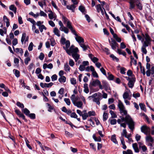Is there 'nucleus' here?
<instances>
[{"label": "nucleus", "instance_id": "54", "mask_svg": "<svg viewBox=\"0 0 154 154\" xmlns=\"http://www.w3.org/2000/svg\"><path fill=\"white\" fill-rule=\"evenodd\" d=\"M129 95L127 92H125L123 94V96L124 99H126L128 98Z\"/></svg>", "mask_w": 154, "mask_h": 154}, {"label": "nucleus", "instance_id": "27", "mask_svg": "<svg viewBox=\"0 0 154 154\" xmlns=\"http://www.w3.org/2000/svg\"><path fill=\"white\" fill-rule=\"evenodd\" d=\"M28 117L32 119H34L36 118L35 115L34 113H30Z\"/></svg>", "mask_w": 154, "mask_h": 154}, {"label": "nucleus", "instance_id": "53", "mask_svg": "<svg viewBox=\"0 0 154 154\" xmlns=\"http://www.w3.org/2000/svg\"><path fill=\"white\" fill-rule=\"evenodd\" d=\"M39 29L40 32H42L43 31V29H44L46 30V28L44 25H42L41 26H39Z\"/></svg>", "mask_w": 154, "mask_h": 154}, {"label": "nucleus", "instance_id": "57", "mask_svg": "<svg viewBox=\"0 0 154 154\" xmlns=\"http://www.w3.org/2000/svg\"><path fill=\"white\" fill-rule=\"evenodd\" d=\"M46 104L48 106V111L49 112H51V110H52L53 109V107H52L51 105L50 104L47 103H46Z\"/></svg>", "mask_w": 154, "mask_h": 154}, {"label": "nucleus", "instance_id": "8", "mask_svg": "<svg viewBox=\"0 0 154 154\" xmlns=\"http://www.w3.org/2000/svg\"><path fill=\"white\" fill-rule=\"evenodd\" d=\"M66 24L67 27L72 32L73 34L75 33L76 32L72 27L71 22L69 21H68Z\"/></svg>", "mask_w": 154, "mask_h": 154}, {"label": "nucleus", "instance_id": "39", "mask_svg": "<svg viewBox=\"0 0 154 154\" xmlns=\"http://www.w3.org/2000/svg\"><path fill=\"white\" fill-rule=\"evenodd\" d=\"M129 3L130 5L129 9H131L134 8L135 7V5L134 4L135 2H130Z\"/></svg>", "mask_w": 154, "mask_h": 154}, {"label": "nucleus", "instance_id": "17", "mask_svg": "<svg viewBox=\"0 0 154 154\" xmlns=\"http://www.w3.org/2000/svg\"><path fill=\"white\" fill-rule=\"evenodd\" d=\"M3 20L6 23V26L7 27H8L10 25V23L9 19L7 18L6 16L4 15L3 17Z\"/></svg>", "mask_w": 154, "mask_h": 154}, {"label": "nucleus", "instance_id": "47", "mask_svg": "<svg viewBox=\"0 0 154 154\" xmlns=\"http://www.w3.org/2000/svg\"><path fill=\"white\" fill-rule=\"evenodd\" d=\"M82 116V119L83 120H85L87 119V118L88 116L87 112H85L83 114Z\"/></svg>", "mask_w": 154, "mask_h": 154}, {"label": "nucleus", "instance_id": "56", "mask_svg": "<svg viewBox=\"0 0 154 154\" xmlns=\"http://www.w3.org/2000/svg\"><path fill=\"white\" fill-rule=\"evenodd\" d=\"M62 18L63 19V22L64 23H67L68 21H69L68 20V19L63 15H62Z\"/></svg>", "mask_w": 154, "mask_h": 154}, {"label": "nucleus", "instance_id": "43", "mask_svg": "<svg viewBox=\"0 0 154 154\" xmlns=\"http://www.w3.org/2000/svg\"><path fill=\"white\" fill-rule=\"evenodd\" d=\"M26 38V34L25 33H23L22 34V37L21 39V42L23 44V42H24L25 38Z\"/></svg>", "mask_w": 154, "mask_h": 154}, {"label": "nucleus", "instance_id": "52", "mask_svg": "<svg viewBox=\"0 0 154 154\" xmlns=\"http://www.w3.org/2000/svg\"><path fill=\"white\" fill-rule=\"evenodd\" d=\"M67 53L69 55H71V54H72V50L69 49H64Z\"/></svg>", "mask_w": 154, "mask_h": 154}, {"label": "nucleus", "instance_id": "1", "mask_svg": "<svg viewBox=\"0 0 154 154\" xmlns=\"http://www.w3.org/2000/svg\"><path fill=\"white\" fill-rule=\"evenodd\" d=\"M118 107L119 109L120 113L122 116H125V118H122L121 119V122H125L128 125V128L131 130L133 131L134 129L135 122L131 116L127 114V111L125 110V108L122 101L119 100Z\"/></svg>", "mask_w": 154, "mask_h": 154}, {"label": "nucleus", "instance_id": "63", "mask_svg": "<svg viewBox=\"0 0 154 154\" xmlns=\"http://www.w3.org/2000/svg\"><path fill=\"white\" fill-rule=\"evenodd\" d=\"M110 123L111 125H114L116 124V120L114 119L110 120Z\"/></svg>", "mask_w": 154, "mask_h": 154}, {"label": "nucleus", "instance_id": "50", "mask_svg": "<svg viewBox=\"0 0 154 154\" xmlns=\"http://www.w3.org/2000/svg\"><path fill=\"white\" fill-rule=\"evenodd\" d=\"M72 50V54H77V53L79 52V49H69Z\"/></svg>", "mask_w": 154, "mask_h": 154}, {"label": "nucleus", "instance_id": "64", "mask_svg": "<svg viewBox=\"0 0 154 154\" xmlns=\"http://www.w3.org/2000/svg\"><path fill=\"white\" fill-rule=\"evenodd\" d=\"M45 57L44 54L42 52L41 53L40 55L39 56V58L41 60H42L44 59Z\"/></svg>", "mask_w": 154, "mask_h": 154}, {"label": "nucleus", "instance_id": "29", "mask_svg": "<svg viewBox=\"0 0 154 154\" xmlns=\"http://www.w3.org/2000/svg\"><path fill=\"white\" fill-rule=\"evenodd\" d=\"M103 52L105 53L107 55L110 54V52L109 49H100Z\"/></svg>", "mask_w": 154, "mask_h": 154}, {"label": "nucleus", "instance_id": "5", "mask_svg": "<svg viewBox=\"0 0 154 154\" xmlns=\"http://www.w3.org/2000/svg\"><path fill=\"white\" fill-rule=\"evenodd\" d=\"M14 111L16 114L19 117L22 118V119L24 120L25 122H27L28 120L26 118L24 115L21 113L19 109H16Z\"/></svg>", "mask_w": 154, "mask_h": 154}, {"label": "nucleus", "instance_id": "22", "mask_svg": "<svg viewBox=\"0 0 154 154\" xmlns=\"http://www.w3.org/2000/svg\"><path fill=\"white\" fill-rule=\"evenodd\" d=\"M108 76V77H107V79L109 80H113L114 79V76L112 74H110V72H108L107 73Z\"/></svg>", "mask_w": 154, "mask_h": 154}, {"label": "nucleus", "instance_id": "23", "mask_svg": "<svg viewBox=\"0 0 154 154\" xmlns=\"http://www.w3.org/2000/svg\"><path fill=\"white\" fill-rule=\"evenodd\" d=\"M66 78L64 76H61V77L58 79V80L60 83H61L62 82L63 83L65 82L66 81Z\"/></svg>", "mask_w": 154, "mask_h": 154}, {"label": "nucleus", "instance_id": "48", "mask_svg": "<svg viewBox=\"0 0 154 154\" xmlns=\"http://www.w3.org/2000/svg\"><path fill=\"white\" fill-rule=\"evenodd\" d=\"M64 101L67 105L68 106L70 105L71 104V102L70 99L69 98H65L64 99Z\"/></svg>", "mask_w": 154, "mask_h": 154}, {"label": "nucleus", "instance_id": "15", "mask_svg": "<svg viewBox=\"0 0 154 154\" xmlns=\"http://www.w3.org/2000/svg\"><path fill=\"white\" fill-rule=\"evenodd\" d=\"M76 8V6H75V5L72 4L70 5H67L66 6V8L67 9L70 10L72 11L73 12H75V9Z\"/></svg>", "mask_w": 154, "mask_h": 154}, {"label": "nucleus", "instance_id": "44", "mask_svg": "<svg viewBox=\"0 0 154 154\" xmlns=\"http://www.w3.org/2000/svg\"><path fill=\"white\" fill-rule=\"evenodd\" d=\"M103 121L104 122L106 121L108 118V114L107 113L104 112L103 114Z\"/></svg>", "mask_w": 154, "mask_h": 154}, {"label": "nucleus", "instance_id": "51", "mask_svg": "<svg viewBox=\"0 0 154 154\" xmlns=\"http://www.w3.org/2000/svg\"><path fill=\"white\" fill-rule=\"evenodd\" d=\"M57 76L56 74H54L51 77V79L52 81H55L57 80Z\"/></svg>", "mask_w": 154, "mask_h": 154}, {"label": "nucleus", "instance_id": "42", "mask_svg": "<svg viewBox=\"0 0 154 154\" xmlns=\"http://www.w3.org/2000/svg\"><path fill=\"white\" fill-rule=\"evenodd\" d=\"M96 7L97 12L98 13H99L101 10L103 8L101 7V5L100 4H99L97 5Z\"/></svg>", "mask_w": 154, "mask_h": 154}, {"label": "nucleus", "instance_id": "60", "mask_svg": "<svg viewBox=\"0 0 154 154\" xmlns=\"http://www.w3.org/2000/svg\"><path fill=\"white\" fill-rule=\"evenodd\" d=\"M79 9L82 13H84L85 11V8L82 6H79Z\"/></svg>", "mask_w": 154, "mask_h": 154}, {"label": "nucleus", "instance_id": "55", "mask_svg": "<svg viewBox=\"0 0 154 154\" xmlns=\"http://www.w3.org/2000/svg\"><path fill=\"white\" fill-rule=\"evenodd\" d=\"M126 70V69L125 67H122L120 69V73L122 74H125V71Z\"/></svg>", "mask_w": 154, "mask_h": 154}, {"label": "nucleus", "instance_id": "59", "mask_svg": "<svg viewBox=\"0 0 154 154\" xmlns=\"http://www.w3.org/2000/svg\"><path fill=\"white\" fill-rule=\"evenodd\" d=\"M127 133L126 129H124L122 133H121V137H122V136L125 137V136H126V135L127 134Z\"/></svg>", "mask_w": 154, "mask_h": 154}, {"label": "nucleus", "instance_id": "25", "mask_svg": "<svg viewBox=\"0 0 154 154\" xmlns=\"http://www.w3.org/2000/svg\"><path fill=\"white\" fill-rule=\"evenodd\" d=\"M64 69L66 71H70V68L68 65L67 63H65Z\"/></svg>", "mask_w": 154, "mask_h": 154}, {"label": "nucleus", "instance_id": "49", "mask_svg": "<svg viewBox=\"0 0 154 154\" xmlns=\"http://www.w3.org/2000/svg\"><path fill=\"white\" fill-rule=\"evenodd\" d=\"M27 20L30 21L32 24H36V23L34 19L30 18H29L27 19Z\"/></svg>", "mask_w": 154, "mask_h": 154}, {"label": "nucleus", "instance_id": "45", "mask_svg": "<svg viewBox=\"0 0 154 154\" xmlns=\"http://www.w3.org/2000/svg\"><path fill=\"white\" fill-rule=\"evenodd\" d=\"M113 37L117 42H120L121 41V38L119 37L116 34Z\"/></svg>", "mask_w": 154, "mask_h": 154}, {"label": "nucleus", "instance_id": "7", "mask_svg": "<svg viewBox=\"0 0 154 154\" xmlns=\"http://www.w3.org/2000/svg\"><path fill=\"white\" fill-rule=\"evenodd\" d=\"M131 79V80H129L128 83V85L129 88H132L134 85V83L136 81V78L135 77H132Z\"/></svg>", "mask_w": 154, "mask_h": 154}, {"label": "nucleus", "instance_id": "41", "mask_svg": "<svg viewBox=\"0 0 154 154\" xmlns=\"http://www.w3.org/2000/svg\"><path fill=\"white\" fill-rule=\"evenodd\" d=\"M88 116H94L96 115V113L94 111H89L88 112Z\"/></svg>", "mask_w": 154, "mask_h": 154}, {"label": "nucleus", "instance_id": "38", "mask_svg": "<svg viewBox=\"0 0 154 154\" xmlns=\"http://www.w3.org/2000/svg\"><path fill=\"white\" fill-rule=\"evenodd\" d=\"M17 105L20 108L24 109V105L23 103H21L19 101H17L16 103Z\"/></svg>", "mask_w": 154, "mask_h": 154}, {"label": "nucleus", "instance_id": "34", "mask_svg": "<svg viewBox=\"0 0 154 154\" xmlns=\"http://www.w3.org/2000/svg\"><path fill=\"white\" fill-rule=\"evenodd\" d=\"M54 84L53 82H50L49 83H44L45 88H50Z\"/></svg>", "mask_w": 154, "mask_h": 154}, {"label": "nucleus", "instance_id": "4", "mask_svg": "<svg viewBox=\"0 0 154 154\" xmlns=\"http://www.w3.org/2000/svg\"><path fill=\"white\" fill-rule=\"evenodd\" d=\"M102 82L103 86L104 88L105 91H107L108 93H110V91H108V90H110V91L111 90V89L108 83L106 81L104 80H103Z\"/></svg>", "mask_w": 154, "mask_h": 154}, {"label": "nucleus", "instance_id": "30", "mask_svg": "<svg viewBox=\"0 0 154 154\" xmlns=\"http://www.w3.org/2000/svg\"><path fill=\"white\" fill-rule=\"evenodd\" d=\"M109 113L111 115V118H114L117 117V116L116 114L112 110H110L109 111Z\"/></svg>", "mask_w": 154, "mask_h": 154}, {"label": "nucleus", "instance_id": "24", "mask_svg": "<svg viewBox=\"0 0 154 154\" xmlns=\"http://www.w3.org/2000/svg\"><path fill=\"white\" fill-rule=\"evenodd\" d=\"M127 74L129 76H131L132 77H135V75L133 74L132 71L130 69L128 70Z\"/></svg>", "mask_w": 154, "mask_h": 154}, {"label": "nucleus", "instance_id": "36", "mask_svg": "<svg viewBox=\"0 0 154 154\" xmlns=\"http://www.w3.org/2000/svg\"><path fill=\"white\" fill-rule=\"evenodd\" d=\"M14 51V52H16L17 54H18L19 53H22L23 52L22 49H13Z\"/></svg>", "mask_w": 154, "mask_h": 154}, {"label": "nucleus", "instance_id": "40", "mask_svg": "<svg viewBox=\"0 0 154 154\" xmlns=\"http://www.w3.org/2000/svg\"><path fill=\"white\" fill-rule=\"evenodd\" d=\"M123 154H133V152L131 150L128 149L127 151H124L123 152Z\"/></svg>", "mask_w": 154, "mask_h": 154}, {"label": "nucleus", "instance_id": "14", "mask_svg": "<svg viewBox=\"0 0 154 154\" xmlns=\"http://www.w3.org/2000/svg\"><path fill=\"white\" fill-rule=\"evenodd\" d=\"M117 50L116 51L118 53L119 55H122L123 56H125V57L126 55V53L124 51H122L121 49H117Z\"/></svg>", "mask_w": 154, "mask_h": 154}, {"label": "nucleus", "instance_id": "18", "mask_svg": "<svg viewBox=\"0 0 154 154\" xmlns=\"http://www.w3.org/2000/svg\"><path fill=\"white\" fill-rule=\"evenodd\" d=\"M22 112L27 116L30 114V111L26 108L23 109L22 110Z\"/></svg>", "mask_w": 154, "mask_h": 154}, {"label": "nucleus", "instance_id": "13", "mask_svg": "<svg viewBox=\"0 0 154 154\" xmlns=\"http://www.w3.org/2000/svg\"><path fill=\"white\" fill-rule=\"evenodd\" d=\"M132 147L135 152L138 153L139 152V150L138 148V145L137 143H133L132 144Z\"/></svg>", "mask_w": 154, "mask_h": 154}, {"label": "nucleus", "instance_id": "2", "mask_svg": "<svg viewBox=\"0 0 154 154\" xmlns=\"http://www.w3.org/2000/svg\"><path fill=\"white\" fill-rule=\"evenodd\" d=\"M137 36L138 39L139 40L141 41L143 44V47L142 48H144L150 45L152 40L148 33H146L145 35L142 33V36L137 35Z\"/></svg>", "mask_w": 154, "mask_h": 154}, {"label": "nucleus", "instance_id": "12", "mask_svg": "<svg viewBox=\"0 0 154 154\" xmlns=\"http://www.w3.org/2000/svg\"><path fill=\"white\" fill-rule=\"evenodd\" d=\"M100 81L98 79H96L95 81H93L90 83V85L92 86H95L97 85L100 83Z\"/></svg>", "mask_w": 154, "mask_h": 154}, {"label": "nucleus", "instance_id": "37", "mask_svg": "<svg viewBox=\"0 0 154 154\" xmlns=\"http://www.w3.org/2000/svg\"><path fill=\"white\" fill-rule=\"evenodd\" d=\"M100 99L99 97L95 98L93 100V101L96 103L97 104L99 105L100 103Z\"/></svg>", "mask_w": 154, "mask_h": 154}, {"label": "nucleus", "instance_id": "21", "mask_svg": "<svg viewBox=\"0 0 154 154\" xmlns=\"http://www.w3.org/2000/svg\"><path fill=\"white\" fill-rule=\"evenodd\" d=\"M139 105L141 109L142 110H143L145 112H146V106L145 104L142 103H140Z\"/></svg>", "mask_w": 154, "mask_h": 154}, {"label": "nucleus", "instance_id": "10", "mask_svg": "<svg viewBox=\"0 0 154 154\" xmlns=\"http://www.w3.org/2000/svg\"><path fill=\"white\" fill-rule=\"evenodd\" d=\"M48 12H50L48 14V16L50 19L52 20L53 18H56V15L55 14H54L53 12L51 10H48Z\"/></svg>", "mask_w": 154, "mask_h": 154}, {"label": "nucleus", "instance_id": "31", "mask_svg": "<svg viewBox=\"0 0 154 154\" xmlns=\"http://www.w3.org/2000/svg\"><path fill=\"white\" fill-rule=\"evenodd\" d=\"M72 56L76 61L78 60L79 58V55L77 54H72Z\"/></svg>", "mask_w": 154, "mask_h": 154}, {"label": "nucleus", "instance_id": "46", "mask_svg": "<svg viewBox=\"0 0 154 154\" xmlns=\"http://www.w3.org/2000/svg\"><path fill=\"white\" fill-rule=\"evenodd\" d=\"M70 81L71 84L73 85H75L76 84V80L75 78H71Z\"/></svg>", "mask_w": 154, "mask_h": 154}, {"label": "nucleus", "instance_id": "35", "mask_svg": "<svg viewBox=\"0 0 154 154\" xmlns=\"http://www.w3.org/2000/svg\"><path fill=\"white\" fill-rule=\"evenodd\" d=\"M110 57L112 58L113 60H115L117 62H118L119 61V60L118 58L116 57L113 54H111L110 55Z\"/></svg>", "mask_w": 154, "mask_h": 154}, {"label": "nucleus", "instance_id": "61", "mask_svg": "<svg viewBox=\"0 0 154 154\" xmlns=\"http://www.w3.org/2000/svg\"><path fill=\"white\" fill-rule=\"evenodd\" d=\"M70 117L71 118H77L78 116L76 114V113L75 112H73L71 113L70 115Z\"/></svg>", "mask_w": 154, "mask_h": 154}, {"label": "nucleus", "instance_id": "33", "mask_svg": "<svg viewBox=\"0 0 154 154\" xmlns=\"http://www.w3.org/2000/svg\"><path fill=\"white\" fill-rule=\"evenodd\" d=\"M65 134L68 137H72L73 136L74 134L67 131H65Z\"/></svg>", "mask_w": 154, "mask_h": 154}, {"label": "nucleus", "instance_id": "6", "mask_svg": "<svg viewBox=\"0 0 154 154\" xmlns=\"http://www.w3.org/2000/svg\"><path fill=\"white\" fill-rule=\"evenodd\" d=\"M109 42L112 48H119V45L114 39L112 38H111V41L109 40Z\"/></svg>", "mask_w": 154, "mask_h": 154}, {"label": "nucleus", "instance_id": "28", "mask_svg": "<svg viewBox=\"0 0 154 154\" xmlns=\"http://www.w3.org/2000/svg\"><path fill=\"white\" fill-rule=\"evenodd\" d=\"M54 34L58 37L60 36L59 30L56 28H55L54 30Z\"/></svg>", "mask_w": 154, "mask_h": 154}, {"label": "nucleus", "instance_id": "3", "mask_svg": "<svg viewBox=\"0 0 154 154\" xmlns=\"http://www.w3.org/2000/svg\"><path fill=\"white\" fill-rule=\"evenodd\" d=\"M75 36V39L76 41L78 42L81 47L82 48H90V46L88 45L84 44V39L82 37L79 36L76 32L73 33Z\"/></svg>", "mask_w": 154, "mask_h": 154}, {"label": "nucleus", "instance_id": "26", "mask_svg": "<svg viewBox=\"0 0 154 154\" xmlns=\"http://www.w3.org/2000/svg\"><path fill=\"white\" fill-rule=\"evenodd\" d=\"M13 72H14V74L15 76L17 78L19 77L20 76V71L16 69H14L13 70Z\"/></svg>", "mask_w": 154, "mask_h": 154}, {"label": "nucleus", "instance_id": "19", "mask_svg": "<svg viewBox=\"0 0 154 154\" xmlns=\"http://www.w3.org/2000/svg\"><path fill=\"white\" fill-rule=\"evenodd\" d=\"M59 29L60 30L63 31L65 33L67 34L69 32V30L68 28L65 26H61Z\"/></svg>", "mask_w": 154, "mask_h": 154}, {"label": "nucleus", "instance_id": "20", "mask_svg": "<svg viewBox=\"0 0 154 154\" xmlns=\"http://www.w3.org/2000/svg\"><path fill=\"white\" fill-rule=\"evenodd\" d=\"M111 140L116 144H118V143L116 138V135L114 134L111 136L110 139Z\"/></svg>", "mask_w": 154, "mask_h": 154}, {"label": "nucleus", "instance_id": "16", "mask_svg": "<svg viewBox=\"0 0 154 154\" xmlns=\"http://www.w3.org/2000/svg\"><path fill=\"white\" fill-rule=\"evenodd\" d=\"M9 8L10 10L13 11L14 14L16 13L17 8L14 5H11L9 7Z\"/></svg>", "mask_w": 154, "mask_h": 154}, {"label": "nucleus", "instance_id": "11", "mask_svg": "<svg viewBox=\"0 0 154 154\" xmlns=\"http://www.w3.org/2000/svg\"><path fill=\"white\" fill-rule=\"evenodd\" d=\"M149 129V127H148L146 125H144L142 126L141 128V132L143 133H144L145 134H147L146 132H145V131H147Z\"/></svg>", "mask_w": 154, "mask_h": 154}, {"label": "nucleus", "instance_id": "32", "mask_svg": "<svg viewBox=\"0 0 154 154\" xmlns=\"http://www.w3.org/2000/svg\"><path fill=\"white\" fill-rule=\"evenodd\" d=\"M146 140L148 141H150L153 142L154 141V139L151 136H147L146 137Z\"/></svg>", "mask_w": 154, "mask_h": 154}, {"label": "nucleus", "instance_id": "9", "mask_svg": "<svg viewBox=\"0 0 154 154\" xmlns=\"http://www.w3.org/2000/svg\"><path fill=\"white\" fill-rule=\"evenodd\" d=\"M72 102L73 104L75 106H77L78 108H81L83 105V103L82 101H78L76 102L74 100H72Z\"/></svg>", "mask_w": 154, "mask_h": 154}, {"label": "nucleus", "instance_id": "58", "mask_svg": "<svg viewBox=\"0 0 154 154\" xmlns=\"http://www.w3.org/2000/svg\"><path fill=\"white\" fill-rule=\"evenodd\" d=\"M30 58L29 57H27L24 60L25 63L26 65H27L29 63V62L30 61Z\"/></svg>", "mask_w": 154, "mask_h": 154}, {"label": "nucleus", "instance_id": "62", "mask_svg": "<svg viewBox=\"0 0 154 154\" xmlns=\"http://www.w3.org/2000/svg\"><path fill=\"white\" fill-rule=\"evenodd\" d=\"M40 15L41 16H43L44 17H47V15L44 11H40Z\"/></svg>", "mask_w": 154, "mask_h": 154}]
</instances>
